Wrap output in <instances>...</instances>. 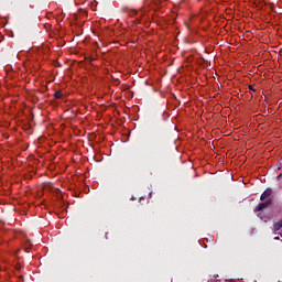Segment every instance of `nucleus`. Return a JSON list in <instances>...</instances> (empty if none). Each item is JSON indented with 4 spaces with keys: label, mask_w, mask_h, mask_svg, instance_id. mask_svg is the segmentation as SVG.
<instances>
[{
    "label": "nucleus",
    "mask_w": 282,
    "mask_h": 282,
    "mask_svg": "<svg viewBox=\"0 0 282 282\" xmlns=\"http://www.w3.org/2000/svg\"><path fill=\"white\" fill-rule=\"evenodd\" d=\"M250 91H256L254 87L252 85H249Z\"/></svg>",
    "instance_id": "obj_5"
},
{
    "label": "nucleus",
    "mask_w": 282,
    "mask_h": 282,
    "mask_svg": "<svg viewBox=\"0 0 282 282\" xmlns=\"http://www.w3.org/2000/svg\"><path fill=\"white\" fill-rule=\"evenodd\" d=\"M272 204V198H269L267 202L260 203L258 205V207L256 208V210L259 213L261 210H263L264 208H268V206H271Z\"/></svg>",
    "instance_id": "obj_1"
},
{
    "label": "nucleus",
    "mask_w": 282,
    "mask_h": 282,
    "mask_svg": "<svg viewBox=\"0 0 282 282\" xmlns=\"http://www.w3.org/2000/svg\"><path fill=\"white\" fill-rule=\"evenodd\" d=\"M282 178V173L280 175L276 176V180H281Z\"/></svg>",
    "instance_id": "obj_6"
},
{
    "label": "nucleus",
    "mask_w": 282,
    "mask_h": 282,
    "mask_svg": "<svg viewBox=\"0 0 282 282\" xmlns=\"http://www.w3.org/2000/svg\"><path fill=\"white\" fill-rule=\"evenodd\" d=\"M162 1H166V0H153L154 6H160V3H162Z\"/></svg>",
    "instance_id": "obj_4"
},
{
    "label": "nucleus",
    "mask_w": 282,
    "mask_h": 282,
    "mask_svg": "<svg viewBox=\"0 0 282 282\" xmlns=\"http://www.w3.org/2000/svg\"><path fill=\"white\" fill-rule=\"evenodd\" d=\"M275 239H279V237H275Z\"/></svg>",
    "instance_id": "obj_7"
},
{
    "label": "nucleus",
    "mask_w": 282,
    "mask_h": 282,
    "mask_svg": "<svg viewBox=\"0 0 282 282\" xmlns=\"http://www.w3.org/2000/svg\"><path fill=\"white\" fill-rule=\"evenodd\" d=\"M270 195H272V188H267L260 196L261 202H263L264 199H268V197H270Z\"/></svg>",
    "instance_id": "obj_2"
},
{
    "label": "nucleus",
    "mask_w": 282,
    "mask_h": 282,
    "mask_svg": "<svg viewBox=\"0 0 282 282\" xmlns=\"http://www.w3.org/2000/svg\"><path fill=\"white\" fill-rule=\"evenodd\" d=\"M54 97L58 100L61 98H63V91L61 90H56L55 94H54Z\"/></svg>",
    "instance_id": "obj_3"
}]
</instances>
